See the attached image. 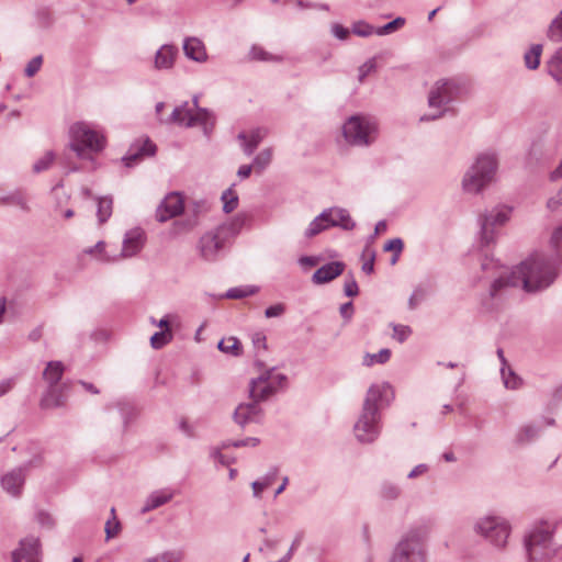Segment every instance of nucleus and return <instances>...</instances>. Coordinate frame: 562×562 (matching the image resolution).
Returning a JSON list of instances; mask_svg holds the SVG:
<instances>
[{"instance_id": "58836bf2", "label": "nucleus", "mask_w": 562, "mask_h": 562, "mask_svg": "<svg viewBox=\"0 0 562 562\" xmlns=\"http://www.w3.org/2000/svg\"><path fill=\"white\" fill-rule=\"evenodd\" d=\"M271 160H272V149L265 148L254 158V161H252L254 169L257 172H261L270 165Z\"/></svg>"}, {"instance_id": "9d476101", "label": "nucleus", "mask_w": 562, "mask_h": 562, "mask_svg": "<svg viewBox=\"0 0 562 562\" xmlns=\"http://www.w3.org/2000/svg\"><path fill=\"white\" fill-rule=\"evenodd\" d=\"M231 233L232 227L226 225H221L206 232L199 240L198 247L201 257L207 261L216 260Z\"/></svg>"}, {"instance_id": "a878e982", "label": "nucleus", "mask_w": 562, "mask_h": 562, "mask_svg": "<svg viewBox=\"0 0 562 562\" xmlns=\"http://www.w3.org/2000/svg\"><path fill=\"white\" fill-rule=\"evenodd\" d=\"M274 394L276 393L266 383L265 378L257 376L255 379H251V381L249 383L250 400H254L259 404L260 402L267 401L269 397H271Z\"/></svg>"}, {"instance_id": "9b49d317", "label": "nucleus", "mask_w": 562, "mask_h": 562, "mask_svg": "<svg viewBox=\"0 0 562 562\" xmlns=\"http://www.w3.org/2000/svg\"><path fill=\"white\" fill-rule=\"evenodd\" d=\"M355 436L362 443H372L381 431V414L363 409L353 427Z\"/></svg>"}, {"instance_id": "f8f14e48", "label": "nucleus", "mask_w": 562, "mask_h": 562, "mask_svg": "<svg viewBox=\"0 0 562 562\" xmlns=\"http://www.w3.org/2000/svg\"><path fill=\"white\" fill-rule=\"evenodd\" d=\"M393 397V390L389 383H374L367 391L362 408L381 414V411L390 405Z\"/></svg>"}, {"instance_id": "6e6552de", "label": "nucleus", "mask_w": 562, "mask_h": 562, "mask_svg": "<svg viewBox=\"0 0 562 562\" xmlns=\"http://www.w3.org/2000/svg\"><path fill=\"white\" fill-rule=\"evenodd\" d=\"M166 123H175L184 127L199 125L202 127L204 135L210 136L215 125V117L207 109H198V112H193L186 101L173 109Z\"/></svg>"}, {"instance_id": "c03bdc74", "label": "nucleus", "mask_w": 562, "mask_h": 562, "mask_svg": "<svg viewBox=\"0 0 562 562\" xmlns=\"http://www.w3.org/2000/svg\"><path fill=\"white\" fill-rule=\"evenodd\" d=\"M112 214V199L99 198L98 199V218L101 224L108 221Z\"/></svg>"}, {"instance_id": "6e6d98bb", "label": "nucleus", "mask_w": 562, "mask_h": 562, "mask_svg": "<svg viewBox=\"0 0 562 562\" xmlns=\"http://www.w3.org/2000/svg\"><path fill=\"white\" fill-rule=\"evenodd\" d=\"M376 69V60L375 58H371L367 60L363 65H361L358 69V80L359 82H363L367 76L374 72Z\"/></svg>"}, {"instance_id": "6ab92c4d", "label": "nucleus", "mask_w": 562, "mask_h": 562, "mask_svg": "<svg viewBox=\"0 0 562 562\" xmlns=\"http://www.w3.org/2000/svg\"><path fill=\"white\" fill-rule=\"evenodd\" d=\"M183 53L187 58L203 64L207 61L209 55L205 48L204 43L194 36H190L184 38L182 45Z\"/></svg>"}, {"instance_id": "bb28decb", "label": "nucleus", "mask_w": 562, "mask_h": 562, "mask_svg": "<svg viewBox=\"0 0 562 562\" xmlns=\"http://www.w3.org/2000/svg\"><path fill=\"white\" fill-rule=\"evenodd\" d=\"M505 519L497 516H485L479 518L474 524V531L487 539Z\"/></svg>"}, {"instance_id": "5701e85b", "label": "nucleus", "mask_w": 562, "mask_h": 562, "mask_svg": "<svg viewBox=\"0 0 562 562\" xmlns=\"http://www.w3.org/2000/svg\"><path fill=\"white\" fill-rule=\"evenodd\" d=\"M175 496V491L171 488H161L151 492L140 509L142 514H147L156 508L169 503Z\"/></svg>"}, {"instance_id": "72a5a7b5", "label": "nucleus", "mask_w": 562, "mask_h": 562, "mask_svg": "<svg viewBox=\"0 0 562 562\" xmlns=\"http://www.w3.org/2000/svg\"><path fill=\"white\" fill-rule=\"evenodd\" d=\"M326 229H328V224L325 211H323L310 223L308 227L304 232V236L306 238H312Z\"/></svg>"}, {"instance_id": "ea45409f", "label": "nucleus", "mask_w": 562, "mask_h": 562, "mask_svg": "<svg viewBox=\"0 0 562 562\" xmlns=\"http://www.w3.org/2000/svg\"><path fill=\"white\" fill-rule=\"evenodd\" d=\"M218 349L225 353L238 356L240 353L241 346L236 337H228L218 342Z\"/></svg>"}, {"instance_id": "20e7f679", "label": "nucleus", "mask_w": 562, "mask_h": 562, "mask_svg": "<svg viewBox=\"0 0 562 562\" xmlns=\"http://www.w3.org/2000/svg\"><path fill=\"white\" fill-rule=\"evenodd\" d=\"M70 149L81 160H88L94 168V156L101 153L105 145V136L101 131L91 127L88 123L77 122L69 130Z\"/></svg>"}, {"instance_id": "79ce46f5", "label": "nucleus", "mask_w": 562, "mask_h": 562, "mask_svg": "<svg viewBox=\"0 0 562 562\" xmlns=\"http://www.w3.org/2000/svg\"><path fill=\"white\" fill-rule=\"evenodd\" d=\"M222 201H223V210L225 213L233 212L237 205H238V195L237 193L232 189H227L222 194Z\"/></svg>"}, {"instance_id": "4be33fe9", "label": "nucleus", "mask_w": 562, "mask_h": 562, "mask_svg": "<svg viewBox=\"0 0 562 562\" xmlns=\"http://www.w3.org/2000/svg\"><path fill=\"white\" fill-rule=\"evenodd\" d=\"M345 270V263L340 261H333L318 268L312 280L315 284H324L330 282L335 278L339 277Z\"/></svg>"}, {"instance_id": "49530a36", "label": "nucleus", "mask_w": 562, "mask_h": 562, "mask_svg": "<svg viewBox=\"0 0 562 562\" xmlns=\"http://www.w3.org/2000/svg\"><path fill=\"white\" fill-rule=\"evenodd\" d=\"M405 25V19L404 18H396L393 21L384 24L383 26L376 27L375 34L379 36H383L386 34H391L400 30Z\"/></svg>"}, {"instance_id": "dca6fc26", "label": "nucleus", "mask_w": 562, "mask_h": 562, "mask_svg": "<svg viewBox=\"0 0 562 562\" xmlns=\"http://www.w3.org/2000/svg\"><path fill=\"white\" fill-rule=\"evenodd\" d=\"M237 425L245 427L250 423H260L262 419V408L260 405L251 400L249 403L239 404L233 415Z\"/></svg>"}, {"instance_id": "4468645a", "label": "nucleus", "mask_w": 562, "mask_h": 562, "mask_svg": "<svg viewBox=\"0 0 562 562\" xmlns=\"http://www.w3.org/2000/svg\"><path fill=\"white\" fill-rule=\"evenodd\" d=\"M145 233L142 228L136 227L127 231L123 238L122 250L117 255V260L136 256L145 244Z\"/></svg>"}, {"instance_id": "423d86ee", "label": "nucleus", "mask_w": 562, "mask_h": 562, "mask_svg": "<svg viewBox=\"0 0 562 562\" xmlns=\"http://www.w3.org/2000/svg\"><path fill=\"white\" fill-rule=\"evenodd\" d=\"M459 91L460 88L453 80H438L432 86L428 94V105L431 112L422 115L419 120L422 122H426L440 119L447 111H449V105L457 99Z\"/></svg>"}, {"instance_id": "1a4fd4ad", "label": "nucleus", "mask_w": 562, "mask_h": 562, "mask_svg": "<svg viewBox=\"0 0 562 562\" xmlns=\"http://www.w3.org/2000/svg\"><path fill=\"white\" fill-rule=\"evenodd\" d=\"M510 213V207L502 205L479 216L480 244L482 247H490L495 244L497 228L504 226L509 221Z\"/></svg>"}, {"instance_id": "13d9d810", "label": "nucleus", "mask_w": 562, "mask_h": 562, "mask_svg": "<svg viewBox=\"0 0 562 562\" xmlns=\"http://www.w3.org/2000/svg\"><path fill=\"white\" fill-rule=\"evenodd\" d=\"M114 508L111 509V514L114 515ZM106 539H112L116 537L120 532V521L116 520L115 516H113L112 520H108L104 528Z\"/></svg>"}, {"instance_id": "f3484780", "label": "nucleus", "mask_w": 562, "mask_h": 562, "mask_svg": "<svg viewBox=\"0 0 562 562\" xmlns=\"http://www.w3.org/2000/svg\"><path fill=\"white\" fill-rule=\"evenodd\" d=\"M40 540L33 536L20 542V548L12 552V562H38Z\"/></svg>"}, {"instance_id": "f704fd0d", "label": "nucleus", "mask_w": 562, "mask_h": 562, "mask_svg": "<svg viewBox=\"0 0 562 562\" xmlns=\"http://www.w3.org/2000/svg\"><path fill=\"white\" fill-rule=\"evenodd\" d=\"M541 54H542V45L541 44L532 45L524 55L525 66L530 70L537 69L540 65Z\"/></svg>"}, {"instance_id": "603ef678", "label": "nucleus", "mask_w": 562, "mask_h": 562, "mask_svg": "<svg viewBox=\"0 0 562 562\" xmlns=\"http://www.w3.org/2000/svg\"><path fill=\"white\" fill-rule=\"evenodd\" d=\"M55 159V154L53 151H46L43 157L37 159L33 165V170L35 172H42L47 170Z\"/></svg>"}, {"instance_id": "69168bd1", "label": "nucleus", "mask_w": 562, "mask_h": 562, "mask_svg": "<svg viewBox=\"0 0 562 562\" xmlns=\"http://www.w3.org/2000/svg\"><path fill=\"white\" fill-rule=\"evenodd\" d=\"M344 291L345 294L350 297L356 296L358 294V284L352 276L345 281Z\"/></svg>"}, {"instance_id": "2f4dec72", "label": "nucleus", "mask_w": 562, "mask_h": 562, "mask_svg": "<svg viewBox=\"0 0 562 562\" xmlns=\"http://www.w3.org/2000/svg\"><path fill=\"white\" fill-rule=\"evenodd\" d=\"M509 532V524L506 520H504L503 524H501V526L497 527L496 530L493 533H491L486 540H488L493 546L497 548H504L507 543Z\"/></svg>"}, {"instance_id": "de8ad7c7", "label": "nucleus", "mask_w": 562, "mask_h": 562, "mask_svg": "<svg viewBox=\"0 0 562 562\" xmlns=\"http://www.w3.org/2000/svg\"><path fill=\"white\" fill-rule=\"evenodd\" d=\"M256 292H257L256 286H249V285L248 286H236V288L229 289L226 292L225 297L232 299V300H237V299H243V297L252 295Z\"/></svg>"}, {"instance_id": "7ed1b4c3", "label": "nucleus", "mask_w": 562, "mask_h": 562, "mask_svg": "<svg viewBox=\"0 0 562 562\" xmlns=\"http://www.w3.org/2000/svg\"><path fill=\"white\" fill-rule=\"evenodd\" d=\"M429 522L412 525L394 546L389 562H427Z\"/></svg>"}, {"instance_id": "052dcab7", "label": "nucleus", "mask_w": 562, "mask_h": 562, "mask_svg": "<svg viewBox=\"0 0 562 562\" xmlns=\"http://www.w3.org/2000/svg\"><path fill=\"white\" fill-rule=\"evenodd\" d=\"M426 291L423 288H416L408 300V308L415 310L417 305L425 299Z\"/></svg>"}, {"instance_id": "a18cd8bd", "label": "nucleus", "mask_w": 562, "mask_h": 562, "mask_svg": "<svg viewBox=\"0 0 562 562\" xmlns=\"http://www.w3.org/2000/svg\"><path fill=\"white\" fill-rule=\"evenodd\" d=\"M547 35L553 42L562 41V10L549 25Z\"/></svg>"}, {"instance_id": "338daca9", "label": "nucleus", "mask_w": 562, "mask_h": 562, "mask_svg": "<svg viewBox=\"0 0 562 562\" xmlns=\"http://www.w3.org/2000/svg\"><path fill=\"white\" fill-rule=\"evenodd\" d=\"M331 33L338 40L345 41L349 36V30L341 24L335 23L331 25Z\"/></svg>"}, {"instance_id": "0e129e2a", "label": "nucleus", "mask_w": 562, "mask_h": 562, "mask_svg": "<svg viewBox=\"0 0 562 562\" xmlns=\"http://www.w3.org/2000/svg\"><path fill=\"white\" fill-rule=\"evenodd\" d=\"M404 244L401 238L390 239L383 247L384 251H394V254H401L403 250Z\"/></svg>"}, {"instance_id": "e433bc0d", "label": "nucleus", "mask_w": 562, "mask_h": 562, "mask_svg": "<svg viewBox=\"0 0 562 562\" xmlns=\"http://www.w3.org/2000/svg\"><path fill=\"white\" fill-rule=\"evenodd\" d=\"M390 358H391V350L387 348H383L376 353H366L363 357L362 363L367 367H371L374 363L383 364V363L387 362L390 360Z\"/></svg>"}, {"instance_id": "39448f33", "label": "nucleus", "mask_w": 562, "mask_h": 562, "mask_svg": "<svg viewBox=\"0 0 562 562\" xmlns=\"http://www.w3.org/2000/svg\"><path fill=\"white\" fill-rule=\"evenodd\" d=\"M497 166L494 154L479 155L462 178V190L469 194L481 193L494 181Z\"/></svg>"}, {"instance_id": "e2e57ef3", "label": "nucleus", "mask_w": 562, "mask_h": 562, "mask_svg": "<svg viewBox=\"0 0 562 562\" xmlns=\"http://www.w3.org/2000/svg\"><path fill=\"white\" fill-rule=\"evenodd\" d=\"M551 244L555 249L557 257H562V225L553 232Z\"/></svg>"}, {"instance_id": "09e8293b", "label": "nucleus", "mask_w": 562, "mask_h": 562, "mask_svg": "<svg viewBox=\"0 0 562 562\" xmlns=\"http://www.w3.org/2000/svg\"><path fill=\"white\" fill-rule=\"evenodd\" d=\"M352 33L360 37H369L375 34L376 27L372 26L366 21H357L352 24Z\"/></svg>"}, {"instance_id": "a211bd4d", "label": "nucleus", "mask_w": 562, "mask_h": 562, "mask_svg": "<svg viewBox=\"0 0 562 562\" xmlns=\"http://www.w3.org/2000/svg\"><path fill=\"white\" fill-rule=\"evenodd\" d=\"M329 227H340L345 231H351L356 227V223L350 217L349 212L341 207H329L324 210Z\"/></svg>"}, {"instance_id": "8fccbe9b", "label": "nucleus", "mask_w": 562, "mask_h": 562, "mask_svg": "<svg viewBox=\"0 0 562 562\" xmlns=\"http://www.w3.org/2000/svg\"><path fill=\"white\" fill-rule=\"evenodd\" d=\"M548 156V153L544 148V143L541 139L535 140L528 151V157L530 160L539 161L540 159Z\"/></svg>"}, {"instance_id": "473e14b6", "label": "nucleus", "mask_w": 562, "mask_h": 562, "mask_svg": "<svg viewBox=\"0 0 562 562\" xmlns=\"http://www.w3.org/2000/svg\"><path fill=\"white\" fill-rule=\"evenodd\" d=\"M547 70L557 81L562 82V47L547 61Z\"/></svg>"}, {"instance_id": "aec40b11", "label": "nucleus", "mask_w": 562, "mask_h": 562, "mask_svg": "<svg viewBox=\"0 0 562 562\" xmlns=\"http://www.w3.org/2000/svg\"><path fill=\"white\" fill-rule=\"evenodd\" d=\"M155 151L156 145L149 138H145L142 145H133L122 160L126 167H133L142 159V157L151 156Z\"/></svg>"}, {"instance_id": "a19ab883", "label": "nucleus", "mask_w": 562, "mask_h": 562, "mask_svg": "<svg viewBox=\"0 0 562 562\" xmlns=\"http://www.w3.org/2000/svg\"><path fill=\"white\" fill-rule=\"evenodd\" d=\"M401 487L394 483L384 482L381 485L380 495L383 499L395 501L401 496Z\"/></svg>"}, {"instance_id": "f03ea898", "label": "nucleus", "mask_w": 562, "mask_h": 562, "mask_svg": "<svg viewBox=\"0 0 562 562\" xmlns=\"http://www.w3.org/2000/svg\"><path fill=\"white\" fill-rule=\"evenodd\" d=\"M558 521L539 519L524 536V547L530 562H550L562 550L554 540Z\"/></svg>"}, {"instance_id": "864d4df0", "label": "nucleus", "mask_w": 562, "mask_h": 562, "mask_svg": "<svg viewBox=\"0 0 562 562\" xmlns=\"http://www.w3.org/2000/svg\"><path fill=\"white\" fill-rule=\"evenodd\" d=\"M182 555L178 551H166L159 555L147 559L145 562H180Z\"/></svg>"}, {"instance_id": "4d7b16f0", "label": "nucleus", "mask_w": 562, "mask_h": 562, "mask_svg": "<svg viewBox=\"0 0 562 562\" xmlns=\"http://www.w3.org/2000/svg\"><path fill=\"white\" fill-rule=\"evenodd\" d=\"M258 443H259V439L258 438L249 437V438H246V439H243V440L224 441L222 443L221 449H226L228 447H235V448L247 447V446L256 447Z\"/></svg>"}, {"instance_id": "7c9ffc66", "label": "nucleus", "mask_w": 562, "mask_h": 562, "mask_svg": "<svg viewBox=\"0 0 562 562\" xmlns=\"http://www.w3.org/2000/svg\"><path fill=\"white\" fill-rule=\"evenodd\" d=\"M65 367L60 361H49L43 372V379L48 385H60Z\"/></svg>"}, {"instance_id": "3c124183", "label": "nucleus", "mask_w": 562, "mask_h": 562, "mask_svg": "<svg viewBox=\"0 0 562 562\" xmlns=\"http://www.w3.org/2000/svg\"><path fill=\"white\" fill-rule=\"evenodd\" d=\"M250 56L255 60L261 61H277L279 57L266 52L261 46L254 45L250 50Z\"/></svg>"}, {"instance_id": "0eeeda50", "label": "nucleus", "mask_w": 562, "mask_h": 562, "mask_svg": "<svg viewBox=\"0 0 562 562\" xmlns=\"http://www.w3.org/2000/svg\"><path fill=\"white\" fill-rule=\"evenodd\" d=\"M342 134L346 142L352 146L368 147L378 137L376 123L362 115L350 116L342 126Z\"/></svg>"}, {"instance_id": "393cba45", "label": "nucleus", "mask_w": 562, "mask_h": 562, "mask_svg": "<svg viewBox=\"0 0 562 562\" xmlns=\"http://www.w3.org/2000/svg\"><path fill=\"white\" fill-rule=\"evenodd\" d=\"M65 402L64 385H48L41 400V407L44 409L56 408L63 406Z\"/></svg>"}, {"instance_id": "ddd939ff", "label": "nucleus", "mask_w": 562, "mask_h": 562, "mask_svg": "<svg viewBox=\"0 0 562 562\" xmlns=\"http://www.w3.org/2000/svg\"><path fill=\"white\" fill-rule=\"evenodd\" d=\"M184 200L181 193L170 192L165 196L156 210V218L158 222H167L183 212Z\"/></svg>"}, {"instance_id": "b1692460", "label": "nucleus", "mask_w": 562, "mask_h": 562, "mask_svg": "<svg viewBox=\"0 0 562 562\" xmlns=\"http://www.w3.org/2000/svg\"><path fill=\"white\" fill-rule=\"evenodd\" d=\"M268 131L263 127H258L249 133L241 132L237 138L241 142V147L247 156L252 155L260 142L267 136Z\"/></svg>"}, {"instance_id": "412c9836", "label": "nucleus", "mask_w": 562, "mask_h": 562, "mask_svg": "<svg viewBox=\"0 0 562 562\" xmlns=\"http://www.w3.org/2000/svg\"><path fill=\"white\" fill-rule=\"evenodd\" d=\"M178 55V48L175 45L165 44L155 54L154 68L156 70H169L173 67Z\"/></svg>"}, {"instance_id": "bf43d9fd", "label": "nucleus", "mask_w": 562, "mask_h": 562, "mask_svg": "<svg viewBox=\"0 0 562 562\" xmlns=\"http://www.w3.org/2000/svg\"><path fill=\"white\" fill-rule=\"evenodd\" d=\"M43 57L41 55L33 57L25 67V76L31 78L41 69Z\"/></svg>"}, {"instance_id": "c756f323", "label": "nucleus", "mask_w": 562, "mask_h": 562, "mask_svg": "<svg viewBox=\"0 0 562 562\" xmlns=\"http://www.w3.org/2000/svg\"><path fill=\"white\" fill-rule=\"evenodd\" d=\"M260 378H265L266 383L271 387V390L277 393L280 390L286 387L288 378L283 373H279L274 368L265 370L259 374Z\"/></svg>"}, {"instance_id": "c85d7f7f", "label": "nucleus", "mask_w": 562, "mask_h": 562, "mask_svg": "<svg viewBox=\"0 0 562 562\" xmlns=\"http://www.w3.org/2000/svg\"><path fill=\"white\" fill-rule=\"evenodd\" d=\"M25 453L30 457L22 465L26 470L40 468L44 462V452L38 443L30 442L24 448Z\"/></svg>"}, {"instance_id": "37998d69", "label": "nucleus", "mask_w": 562, "mask_h": 562, "mask_svg": "<svg viewBox=\"0 0 562 562\" xmlns=\"http://www.w3.org/2000/svg\"><path fill=\"white\" fill-rule=\"evenodd\" d=\"M171 339H172V333H171L170 328H167V329L155 333L150 337V345L154 349H160L161 347H164L165 345L170 342Z\"/></svg>"}, {"instance_id": "2eb2a0df", "label": "nucleus", "mask_w": 562, "mask_h": 562, "mask_svg": "<svg viewBox=\"0 0 562 562\" xmlns=\"http://www.w3.org/2000/svg\"><path fill=\"white\" fill-rule=\"evenodd\" d=\"M26 469L23 467L14 468L4 473L1 479V487L13 497H19L25 483Z\"/></svg>"}, {"instance_id": "cd10ccee", "label": "nucleus", "mask_w": 562, "mask_h": 562, "mask_svg": "<svg viewBox=\"0 0 562 562\" xmlns=\"http://www.w3.org/2000/svg\"><path fill=\"white\" fill-rule=\"evenodd\" d=\"M541 425L529 423L520 426L515 435V442L517 445H527L536 440L541 432Z\"/></svg>"}, {"instance_id": "5fc2aeb1", "label": "nucleus", "mask_w": 562, "mask_h": 562, "mask_svg": "<svg viewBox=\"0 0 562 562\" xmlns=\"http://www.w3.org/2000/svg\"><path fill=\"white\" fill-rule=\"evenodd\" d=\"M393 328V338L398 342H404L412 334V329L409 326L401 325V324H392Z\"/></svg>"}, {"instance_id": "680f3d73", "label": "nucleus", "mask_w": 562, "mask_h": 562, "mask_svg": "<svg viewBox=\"0 0 562 562\" xmlns=\"http://www.w3.org/2000/svg\"><path fill=\"white\" fill-rule=\"evenodd\" d=\"M364 256H368V260L363 262L362 265V271L370 274L374 270V259H375V252L374 250L367 247L363 251Z\"/></svg>"}, {"instance_id": "774afa93", "label": "nucleus", "mask_w": 562, "mask_h": 562, "mask_svg": "<svg viewBox=\"0 0 562 562\" xmlns=\"http://www.w3.org/2000/svg\"><path fill=\"white\" fill-rule=\"evenodd\" d=\"M560 205H562V188L554 196L550 198L547 202V207L550 211H555Z\"/></svg>"}, {"instance_id": "4c0bfd02", "label": "nucleus", "mask_w": 562, "mask_h": 562, "mask_svg": "<svg viewBox=\"0 0 562 562\" xmlns=\"http://www.w3.org/2000/svg\"><path fill=\"white\" fill-rule=\"evenodd\" d=\"M85 252L95 256L98 259L104 262L117 261V255L109 256L106 254L104 241H98L94 247L87 248Z\"/></svg>"}, {"instance_id": "f257e3e1", "label": "nucleus", "mask_w": 562, "mask_h": 562, "mask_svg": "<svg viewBox=\"0 0 562 562\" xmlns=\"http://www.w3.org/2000/svg\"><path fill=\"white\" fill-rule=\"evenodd\" d=\"M482 270L491 276H496L488 296L493 299L498 291L506 286H519L527 292H539L548 289L559 276V262L557 259L542 254L528 257L516 268L508 270L501 267L493 258H485L481 263Z\"/></svg>"}, {"instance_id": "c9c22d12", "label": "nucleus", "mask_w": 562, "mask_h": 562, "mask_svg": "<svg viewBox=\"0 0 562 562\" xmlns=\"http://www.w3.org/2000/svg\"><path fill=\"white\" fill-rule=\"evenodd\" d=\"M501 374L506 389L517 390L521 386L522 380L510 369V367H502Z\"/></svg>"}]
</instances>
